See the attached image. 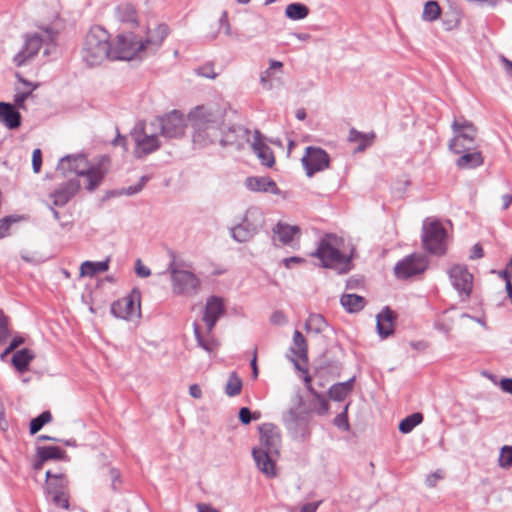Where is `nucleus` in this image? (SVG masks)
<instances>
[{
    "label": "nucleus",
    "mask_w": 512,
    "mask_h": 512,
    "mask_svg": "<svg viewBox=\"0 0 512 512\" xmlns=\"http://www.w3.org/2000/svg\"><path fill=\"white\" fill-rule=\"evenodd\" d=\"M116 16L122 22H136V10L131 4H122L116 8Z\"/></svg>",
    "instance_id": "44"
},
{
    "label": "nucleus",
    "mask_w": 512,
    "mask_h": 512,
    "mask_svg": "<svg viewBox=\"0 0 512 512\" xmlns=\"http://www.w3.org/2000/svg\"><path fill=\"white\" fill-rule=\"evenodd\" d=\"M46 492L53 503L63 509H69L68 480L63 473L46 471Z\"/></svg>",
    "instance_id": "13"
},
{
    "label": "nucleus",
    "mask_w": 512,
    "mask_h": 512,
    "mask_svg": "<svg viewBox=\"0 0 512 512\" xmlns=\"http://www.w3.org/2000/svg\"><path fill=\"white\" fill-rule=\"evenodd\" d=\"M172 291L176 295L194 296L201 288V280L193 272L183 269L178 263L169 264Z\"/></svg>",
    "instance_id": "5"
},
{
    "label": "nucleus",
    "mask_w": 512,
    "mask_h": 512,
    "mask_svg": "<svg viewBox=\"0 0 512 512\" xmlns=\"http://www.w3.org/2000/svg\"><path fill=\"white\" fill-rule=\"evenodd\" d=\"M498 462L501 468L507 469L512 466V446L502 447Z\"/></svg>",
    "instance_id": "48"
},
{
    "label": "nucleus",
    "mask_w": 512,
    "mask_h": 512,
    "mask_svg": "<svg viewBox=\"0 0 512 512\" xmlns=\"http://www.w3.org/2000/svg\"><path fill=\"white\" fill-rule=\"evenodd\" d=\"M252 149L262 165L267 167H272L274 165L275 158L273 151L261 140L259 131H255V139L252 143Z\"/></svg>",
    "instance_id": "26"
},
{
    "label": "nucleus",
    "mask_w": 512,
    "mask_h": 512,
    "mask_svg": "<svg viewBox=\"0 0 512 512\" xmlns=\"http://www.w3.org/2000/svg\"><path fill=\"white\" fill-rule=\"evenodd\" d=\"M326 326L327 323L324 317L320 314H311L305 323V329L308 332H314L316 334L323 332Z\"/></svg>",
    "instance_id": "41"
},
{
    "label": "nucleus",
    "mask_w": 512,
    "mask_h": 512,
    "mask_svg": "<svg viewBox=\"0 0 512 512\" xmlns=\"http://www.w3.org/2000/svg\"><path fill=\"white\" fill-rule=\"evenodd\" d=\"M260 446L252 449L257 468L267 477L276 476L275 458L279 455L281 436L277 426L264 423L259 427Z\"/></svg>",
    "instance_id": "1"
},
{
    "label": "nucleus",
    "mask_w": 512,
    "mask_h": 512,
    "mask_svg": "<svg viewBox=\"0 0 512 512\" xmlns=\"http://www.w3.org/2000/svg\"><path fill=\"white\" fill-rule=\"evenodd\" d=\"M447 232L438 220H425L422 227V244L431 254L442 255L446 251Z\"/></svg>",
    "instance_id": "8"
},
{
    "label": "nucleus",
    "mask_w": 512,
    "mask_h": 512,
    "mask_svg": "<svg viewBox=\"0 0 512 512\" xmlns=\"http://www.w3.org/2000/svg\"><path fill=\"white\" fill-rule=\"evenodd\" d=\"M197 74L203 76L205 78L214 79L217 74L213 72V68L211 66H203L196 70Z\"/></svg>",
    "instance_id": "55"
},
{
    "label": "nucleus",
    "mask_w": 512,
    "mask_h": 512,
    "mask_svg": "<svg viewBox=\"0 0 512 512\" xmlns=\"http://www.w3.org/2000/svg\"><path fill=\"white\" fill-rule=\"evenodd\" d=\"M362 285V280L359 278L351 277L346 282V288L347 289H357Z\"/></svg>",
    "instance_id": "62"
},
{
    "label": "nucleus",
    "mask_w": 512,
    "mask_h": 512,
    "mask_svg": "<svg viewBox=\"0 0 512 512\" xmlns=\"http://www.w3.org/2000/svg\"><path fill=\"white\" fill-rule=\"evenodd\" d=\"M441 8L436 1H427L423 8L422 19L427 22H432L440 17Z\"/></svg>",
    "instance_id": "43"
},
{
    "label": "nucleus",
    "mask_w": 512,
    "mask_h": 512,
    "mask_svg": "<svg viewBox=\"0 0 512 512\" xmlns=\"http://www.w3.org/2000/svg\"><path fill=\"white\" fill-rule=\"evenodd\" d=\"M500 388L506 392L512 395V378H503L500 381Z\"/></svg>",
    "instance_id": "61"
},
{
    "label": "nucleus",
    "mask_w": 512,
    "mask_h": 512,
    "mask_svg": "<svg viewBox=\"0 0 512 512\" xmlns=\"http://www.w3.org/2000/svg\"><path fill=\"white\" fill-rule=\"evenodd\" d=\"M148 180H149L148 176H142L137 184L131 185L127 188H122L120 190H117L114 192V194L115 195H127V196L135 195L143 189V187L145 186V184L147 183Z\"/></svg>",
    "instance_id": "46"
},
{
    "label": "nucleus",
    "mask_w": 512,
    "mask_h": 512,
    "mask_svg": "<svg viewBox=\"0 0 512 512\" xmlns=\"http://www.w3.org/2000/svg\"><path fill=\"white\" fill-rule=\"evenodd\" d=\"M52 420V415L49 411H44L37 417L33 418L30 422V434L34 435L39 432L43 426Z\"/></svg>",
    "instance_id": "45"
},
{
    "label": "nucleus",
    "mask_w": 512,
    "mask_h": 512,
    "mask_svg": "<svg viewBox=\"0 0 512 512\" xmlns=\"http://www.w3.org/2000/svg\"><path fill=\"white\" fill-rule=\"evenodd\" d=\"M442 478V474L440 472H434L427 476L426 484L429 487H434L439 479Z\"/></svg>",
    "instance_id": "60"
},
{
    "label": "nucleus",
    "mask_w": 512,
    "mask_h": 512,
    "mask_svg": "<svg viewBox=\"0 0 512 512\" xmlns=\"http://www.w3.org/2000/svg\"><path fill=\"white\" fill-rule=\"evenodd\" d=\"M290 350L300 360H308L307 342L302 333L298 330H295L293 333V345Z\"/></svg>",
    "instance_id": "35"
},
{
    "label": "nucleus",
    "mask_w": 512,
    "mask_h": 512,
    "mask_svg": "<svg viewBox=\"0 0 512 512\" xmlns=\"http://www.w3.org/2000/svg\"><path fill=\"white\" fill-rule=\"evenodd\" d=\"M42 166V153L39 148L34 149L32 153V168L34 173H39Z\"/></svg>",
    "instance_id": "52"
},
{
    "label": "nucleus",
    "mask_w": 512,
    "mask_h": 512,
    "mask_svg": "<svg viewBox=\"0 0 512 512\" xmlns=\"http://www.w3.org/2000/svg\"><path fill=\"white\" fill-rule=\"evenodd\" d=\"M375 135L373 133L371 134H364L362 132L357 131L356 129L352 128L349 132L348 140L350 142L358 143L357 148L355 149L356 152H362L364 151L368 146L371 145Z\"/></svg>",
    "instance_id": "36"
},
{
    "label": "nucleus",
    "mask_w": 512,
    "mask_h": 512,
    "mask_svg": "<svg viewBox=\"0 0 512 512\" xmlns=\"http://www.w3.org/2000/svg\"><path fill=\"white\" fill-rule=\"evenodd\" d=\"M56 35V31L48 27L40 32L26 35L23 49L15 55L14 63L17 66L25 65L38 53L43 44L48 45L54 42Z\"/></svg>",
    "instance_id": "7"
},
{
    "label": "nucleus",
    "mask_w": 512,
    "mask_h": 512,
    "mask_svg": "<svg viewBox=\"0 0 512 512\" xmlns=\"http://www.w3.org/2000/svg\"><path fill=\"white\" fill-rule=\"evenodd\" d=\"M306 175L312 177L315 173L323 171L329 167L330 157L328 153L320 148L309 146L301 159Z\"/></svg>",
    "instance_id": "15"
},
{
    "label": "nucleus",
    "mask_w": 512,
    "mask_h": 512,
    "mask_svg": "<svg viewBox=\"0 0 512 512\" xmlns=\"http://www.w3.org/2000/svg\"><path fill=\"white\" fill-rule=\"evenodd\" d=\"M239 419L243 424H249L252 420V413L249 408L242 407L239 411Z\"/></svg>",
    "instance_id": "57"
},
{
    "label": "nucleus",
    "mask_w": 512,
    "mask_h": 512,
    "mask_svg": "<svg viewBox=\"0 0 512 512\" xmlns=\"http://www.w3.org/2000/svg\"><path fill=\"white\" fill-rule=\"evenodd\" d=\"M84 175L83 177H86L88 180V185L86 186V189L89 191H94L99 184L102 182L105 171L102 169L101 166H86L84 169Z\"/></svg>",
    "instance_id": "30"
},
{
    "label": "nucleus",
    "mask_w": 512,
    "mask_h": 512,
    "mask_svg": "<svg viewBox=\"0 0 512 512\" xmlns=\"http://www.w3.org/2000/svg\"><path fill=\"white\" fill-rule=\"evenodd\" d=\"M8 317L0 310V344L5 343L10 337V331L8 329Z\"/></svg>",
    "instance_id": "49"
},
{
    "label": "nucleus",
    "mask_w": 512,
    "mask_h": 512,
    "mask_svg": "<svg viewBox=\"0 0 512 512\" xmlns=\"http://www.w3.org/2000/svg\"><path fill=\"white\" fill-rule=\"evenodd\" d=\"M80 189V183L77 179H70L56 188L51 194L53 205L62 207L72 199Z\"/></svg>",
    "instance_id": "20"
},
{
    "label": "nucleus",
    "mask_w": 512,
    "mask_h": 512,
    "mask_svg": "<svg viewBox=\"0 0 512 512\" xmlns=\"http://www.w3.org/2000/svg\"><path fill=\"white\" fill-rule=\"evenodd\" d=\"M193 129L192 140L198 147L213 144L221 136L222 117L204 106H198L189 114Z\"/></svg>",
    "instance_id": "2"
},
{
    "label": "nucleus",
    "mask_w": 512,
    "mask_h": 512,
    "mask_svg": "<svg viewBox=\"0 0 512 512\" xmlns=\"http://www.w3.org/2000/svg\"><path fill=\"white\" fill-rule=\"evenodd\" d=\"M65 451L57 446H39L36 449V456L42 461L62 459Z\"/></svg>",
    "instance_id": "37"
},
{
    "label": "nucleus",
    "mask_w": 512,
    "mask_h": 512,
    "mask_svg": "<svg viewBox=\"0 0 512 512\" xmlns=\"http://www.w3.org/2000/svg\"><path fill=\"white\" fill-rule=\"evenodd\" d=\"M193 330L198 345L205 351L212 352L214 348L217 346V343L214 340H204L200 333L198 324L194 323Z\"/></svg>",
    "instance_id": "47"
},
{
    "label": "nucleus",
    "mask_w": 512,
    "mask_h": 512,
    "mask_svg": "<svg viewBox=\"0 0 512 512\" xmlns=\"http://www.w3.org/2000/svg\"><path fill=\"white\" fill-rule=\"evenodd\" d=\"M269 63V68L262 72L260 75V84L266 90H271L273 87L272 82L270 80V78L273 75V72L275 70H280L283 67V63L277 60H270Z\"/></svg>",
    "instance_id": "39"
},
{
    "label": "nucleus",
    "mask_w": 512,
    "mask_h": 512,
    "mask_svg": "<svg viewBox=\"0 0 512 512\" xmlns=\"http://www.w3.org/2000/svg\"><path fill=\"white\" fill-rule=\"evenodd\" d=\"M110 257L103 261L93 262L84 261L80 266V275L94 277L97 273L105 272L109 269Z\"/></svg>",
    "instance_id": "29"
},
{
    "label": "nucleus",
    "mask_w": 512,
    "mask_h": 512,
    "mask_svg": "<svg viewBox=\"0 0 512 512\" xmlns=\"http://www.w3.org/2000/svg\"><path fill=\"white\" fill-rule=\"evenodd\" d=\"M34 357V353L30 349L23 348L14 353L12 364L19 372L23 373L28 370V366Z\"/></svg>",
    "instance_id": "34"
},
{
    "label": "nucleus",
    "mask_w": 512,
    "mask_h": 512,
    "mask_svg": "<svg viewBox=\"0 0 512 512\" xmlns=\"http://www.w3.org/2000/svg\"><path fill=\"white\" fill-rule=\"evenodd\" d=\"M484 255L483 249L480 244H475L472 249V254L470 255L471 259H480Z\"/></svg>",
    "instance_id": "63"
},
{
    "label": "nucleus",
    "mask_w": 512,
    "mask_h": 512,
    "mask_svg": "<svg viewBox=\"0 0 512 512\" xmlns=\"http://www.w3.org/2000/svg\"><path fill=\"white\" fill-rule=\"evenodd\" d=\"M225 314V306L222 298L218 296H211L207 299L203 321L207 326V330L210 333L218 319Z\"/></svg>",
    "instance_id": "19"
},
{
    "label": "nucleus",
    "mask_w": 512,
    "mask_h": 512,
    "mask_svg": "<svg viewBox=\"0 0 512 512\" xmlns=\"http://www.w3.org/2000/svg\"><path fill=\"white\" fill-rule=\"evenodd\" d=\"M153 125L160 129V135L167 139H178L184 136L187 127L185 115L179 110H172L156 117Z\"/></svg>",
    "instance_id": "10"
},
{
    "label": "nucleus",
    "mask_w": 512,
    "mask_h": 512,
    "mask_svg": "<svg viewBox=\"0 0 512 512\" xmlns=\"http://www.w3.org/2000/svg\"><path fill=\"white\" fill-rule=\"evenodd\" d=\"M245 186L253 192H268L273 195L281 193L276 182L268 176H251L246 178Z\"/></svg>",
    "instance_id": "21"
},
{
    "label": "nucleus",
    "mask_w": 512,
    "mask_h": 512,
    "mask_svg": "<svg viewBox=\"0 0 512 512\" xmlns=\"http://www.w3.org/2000/svg\"><path fill=\"white\" fill-rule=\"evenodd\" d=\"M12 221L13 220L11 217H4L0 220V238H3L7 235Z\"/></svg>",
    "instance_id": "56"
},
{
    "label": "nucleus",
    "mask_w": 512,
    "mask_h": 512,
    "mask_svg": "<svg viewBox=\"0 0 512 512\" xmlns=\"http://www.w3.org/2000/svg\"><path fill=\"white\" fill-rule=\"evenodd\" d=\"M263 222L262 211L257 207L247 209L241 223L231 229V236L237 242L249 241Z\"/></svg>",
    "instance_id": "11"
},
{
    "label": "nucleus",
    "mask_w": 512,
    "mask_h": 512,
    "mask_svg": "<svg viewBox=\"0 0 512 512\" xmlns=\"http://www.w3.org/2000/svg\"><path fill=\"white\" fill-rule=\"evenodd\" d=\"M273 233L278 236L282 244L287 245L293 241L295 235L300 233V228L298 226L278 222L273 228Z\"/></svg>",
    "instance_id": "28"
},
{
    "label": "nucleus",
    "mask_w": 512,
    "mask_h": 512,
    "mask_svg": "<svg viewBox=\"0 0 512 512\" xmlns=\"http://www.w3.org/2000/svg\"><path fill=\"white\" fill-rule=\"evenodd\" d=\"M347 408H348V405L345 407V410L344 412L338 414L335 418H334V424L340 428V429H343V430H348L349 429V423H348V419H347Z\"/></svg>",
    "instance_id": "51"
},
{
    "label": "nucleus",
    "mask_w": 512,
    "mask_h": 512,
    "mask_svg": "<svg viewBox=\"0 0 512 512\" xmlns=\"http://www.w3.org/2000/svg\"><path fill=\"white\" fill-rule=\"evenodd\" d=\"M340 303L347 312L356 313L365 307L366 300L356 294H343Z\"/></svg>",
    "instance_id": "33"
},
{
    "label": "nucleus",
    "mask_w": 512,
    "mask_h": 512,
    "mask_svg": "<svg viewBox=\"0 0 512 512\" xmlns=\"http://www.w3.org/2000/svg\"><path fill=\"white\" fill-rule=\"evenodd\" d=\"M320 502H310L306 503L301 507V512H316L319 507Z\"/></svg>",
    "instance_id": "64"
},
{
    "label": "nucleus",
    "mask_w": 512,
    "mask_h": 512,
    "mask_svg": "<svg viewBox=\"0 0 512 512\" xmlns=\"http://www.w3.org/2000/svg\"><path fill=\"white\" fill-rule=\"evenodd\" d=\"M353 384L354 377L332 385L329 389V397L334 401H343L353 390Z\"/></svg>",
    "instance_id": "31"
},
{
    "label": "nucleus",
    "mask_w": 512,
    "mask_h": 512,
    "mask_svg": "<svg viewBox=\"0 0 512 512\" xmlns=\"http://www.w3.org/2000/svg\"><path fill=\"white\" fill-rule=\"evenodd\" d=\"M250 132L242 126H232L226 131H221L219 142L223 147H233L237 150L244 147L249 141Z\"/></svg>",
    "instance_id": "18"
},
{
    "label": "nucleus",
    "mask_w": 512,
    "mask_h": 512,
    "mask_svg": "<svg viewBox=\"0 0 512 512\" xmlns=\"http://www.w3.org/2000/svg\"><path fill=\"white\" fill-rule=\"evenodd\" d=\"M343 239L335 234H326L318 243L317 249L311 256L321 261V266L337 271L339 274L348 273L352 269V255L341 252Z\"/></svg>",
    "instance_id": "3"
},
{
    "label": "nucleus",
    "mask_w": 512,
    "mask_h": 512,
    "mask_svg": "<svg viewBox=\"0 0 512 512\" xmlns=\"http://www.w3.org/2000/svg\"><path fill=\"white\" fill-rule=\"evenodd\" d=\"M0 123L11 130L21 125V115L13 104L0 102Z\"/></svg>",
    "instance_id": "25"
},
{
    "label": "nucleus",
    "mask_w": 512,
    "mask_h": 512,
    "mask_svg": "<svg viewBox=\"0 0 512 512\" xmlns=\"http://www.w3.org/2000/svg\"><path fill=\"white\" fill-rule=\"evenodd\" d=\"M427 265L428 263L425 256L411 254L395 265L394 273L399 279H407L424 272Z\"/></svg>",
    "instance_id": "17"
},
{
    "label": "nucleus",
    "mask_w": 512,
    "mask_h": 512,
    "mask_svg": "<svg viewBox=\"0 0 512 512\" xmlns=\"http://www.w3.org/2000/svg\"><path fill=\"white\" fill-rule=\"evenodd\" d=\"M242 380L236 372H232L228 376L227 383L225 385V393L229 397H235L242 391Z\"/></svg>",
    "instance_id": "40"
},
{
    "label": "nucleus",
    "mask_w": 512,
    "mask_h": 512,
    "mask_svg": "<svg viewBox=\"0 0 512 512\" xmlns=\"http://www.w3.org/2000/svg\"><path fill=\"white\" fill-rule=\"evenodd\" d=\"M169 34V27L166 24H159L149 30L147 37L143 40L146 53L155 52Z\"/></svg>",
    "instance_id": "23"
},
{
    "label": "nucleus",
    "mask_w": 512,
    "mask_h": 512,
    "mask_svg": "<svg viewBox=\"0 0 512 512\" xmlns=\"http://www.w3.org/2000/svg\"><path fill=\"white\" fill-rule=\"evenodd\" d=\"M462 156H460L456 160V166L459 169H473L481 166L484 163V158L480 151L475 150L473 152L466 151L462 152Z\"/></svg>",
    "instance_id": "27"
},
{
    "label": "nucleus",
    "mask_w": 512,
    "mask_h": 512,
    "mask_svg": "<svg viewBox=\"0 0 512 512\" xmlns=\"http://www.w3.org/2000/svg\"><path fill=\"white\" fill-rule=\"evenodd\" d=\"M270 321L274 325L281 326L287 323V317L282 311L277 310L272 313Z\"/></svg>",
    "instance_id": "53"
},
{
    "label": "nucleus",
    "mask_w": 512,
    "mask_h": 512,
    "mask_svg": "<svg viewBox=\"0 0 512 512\" xmlns=\"http://www.w3.org/2000/svg\"><path fill=\"white\" fill-rule=\"evenodd\" d=\"M111 313L123 320L138 319L141 316V292L134 288L132 291L113 302L111 305Z\"/></svg>",
    "instance_id": "12"
},
{
    "label": "nucleus",
    "mask_w": 512,
    "mask_h": 512,
    "mask_svg": "<svg viewBox=\"0 0 512 512\" xmlns=\"http://www.w3.org/2000/svg\"><path fill=\"white\" fill-rule=\"evenodd\" d=\"M299 416L296 409H290L285 416V424L288 429H294L297 426Z\"/></svg>",
    "instance_id": "50"
},
{
    "label": "nucleus",
    "mask_w": 512,
    "mask_h": 512,
    "mask_svg": "<svg viewBox=\"0 0 512 512\" xmlns=\"http://www.w3.org/2000/svg\"><path fill=\"white\" fill-rule=\"evenodd\" d=\"M423 420V415L421 413H413L406 418H404L399 424V430L403 434L410 433L417 425H419Z\"/></svg>",
    "instance_id": "42"
},
{
    "label": "nucleus",
    "mask_w": 512,
    "mask_h": 512,
    "mask_svg": "<svg viewBox=\"0 0 512 512\" xmlns=\"http://www.w3.org/2000/svg\"><path fill=\"white\" fill-rule=\"evenodd\" d=\"M309 15V8L303 3H291L285 8V16L291 20H302Z\"/></svg>",
    "instance_id": "38"
},
{
    "label": "nucleus",
    "mask_w": 512,
    "mask_h": 512,
    "mask_svg": "<svg viewBox=\"0 0 512 512\" xmlns=\"http://www.w3.org/2000/svg\"><path fill=\"white\" fill-rule=\"evenodd\" d=\"M136 273L138 276L142 277V278H145V277H148L151 275V270L144 266L141 262V260H137L136 262Z\"/></svg>",
    "instance_id": "58"
},
{
    "label": "nucleus",
    "mask_w": 512,
    "mask_h": 512,
    "mask_svg": "<svg viewBox=\"0 0 512 512\" xmlns=\"http://www.w3.org/2000/svg\"><path fill=\"white\" fill-rule=\"evenodd\" d=\"M108 32L101 26H93L85 36L82 59L89 66H97L106 59L112 60L113 47Z\"/></svg>",
    "instance_id": "4"
},
{
    "label": "nucleus",
    "mask_w": 512,
    "mask_h": 512,
    "mask_svg": "<svg viewBox=\"0 0 512 512\" xmlns=\"http://www.w3.org/2000/svg\"><path fill=\"white\" fill-rule=\"evenodd\" d=\"M448 275L461 300L468 299L473 288V275L468 268L464 265H454L448 270Z\"/></svg>",
    "instance_id": "16"
},
{
    "label": "nucleus",
    "mask_w": 512,
    "mask_h": 512,
    "mask_svg": "<svg viewBox=\"0 0 512 512\" xmlns=\"http://www.w3.org/2000/svg\"><path fill=\"white\" fill-rule=\"evenodd\" d=\"M316 400L318 401V414L324 415L328 412L329 405L326 399L321 394H316Z\"/></svg>",
    "instance_id": "54"
},
{
    "label": "nucleus",
    "mask_w": 512,
    "mask_h": 512,
    "mask_svg": "<svg viewBox=\"0 0 512 512\" xmlns=\"http://www.w3.org/2000/svg\"><path fill=\"white\" fill-rule=\"evenodd\" d=\"M499 277L505 279L507 282V279L511 280L512 277V258L509 260V263L507 264L506 268L504 270H501L498 272Z\"/></svg>",
    "instance_id": "59"
},
{
    "label": "nucleus",
    "mask_w": 512,
    "mask_h": 512,
    "mask_svg": "<svg viewBox=\"0 0 512 512\" xmlns=\"http://www.w3.org/2000/svg\"><path fill=\"white\" fill-rule=\"evenodd\" d=\"M144 45L143 39L133 32L120 34L117 36L116 45L113 47L112 60L141 58L146 54Z\"/></svg>",
    "instance_id": "9"
},
{
    "label": "nucleus",
    "mask_w": 512,
    "mask_h": 512,
    "mask_svg": "<svg viewBox=\"0 0 512 512\" xmlns=\"http://www.w3.org/2000/svg\"><path fill=\"white\" fill-rule=\"evenodd\" d=\"M395 318V313L389 307H385L382 312L377 315L376 327L381 338H387L393 334Z\"/></svg>",
    "instance_id": "24"
},
{
    "label": "nucleus",
    "mask_w": 512,
    "mask_h": 512,
    "mask_svg": "<svg viewBox=\"0 0 512 512\" xmlns=\"http://www.w3.org/2000/svg\"><path fill=\"white\" fill-rule=\"evenodd\" d=\"M451 129L453 137L448 143V149L454 154L470 151L473 148L478 132L475 125L466 119L462 121L454 119Z\"/></svg>",
    "instance_id": "6"
},
{
    "label": "nucleus",
    "mask_w": 512,
    "mask_h": 512,
    "mask_svg": "<svg viewBox=\"0 0 512 512\" xmlns=\"http://www.w3.org/2000/svg\"><path fill=\"white\" fill-rule=\"evenodd\" d=\"M131 136L135 142L133 154L136 158H143L161 147L158 135L147 133L144 126L136 127Z\"/></svg>",
    "instance_id": "14"
},
{
    "label": "nucleus",
    "mask_w": 512,
    "mask_h": 512,
    "mask_svg": "<svg viewBox=\"0 0 512 512\" xmlns=\"http://www.w3.org/2000/svg\"><path fill=\"white\" fill-rule=\"evenodd\" d=\"M19 81L25 86L24 90L16 89L14 95V106L19 109H25V100L30 97L33 91L37 88V85H33L29 81L22 78L19 74H16Z\"/></svg>",
    "instance_id": "32"
},
{
    "label": "nucleus",
    "mask_w": 512,
    "mask_h": 512,
    "mask_svg": "<svg viewBox=\"0 0 512 512\" xmlns=\"http://www.w3.org/2000/svg\"><path fill=\"white\" fill-rule=\"evenodd\" d=\"M88 161L83 155H68L63 157L58 166L57 170L61 171L63 174L66 172H73L77 176L84 175V169L86 168Z\"/></svg>",
    "instance_id": "22"
}]
</instances>
